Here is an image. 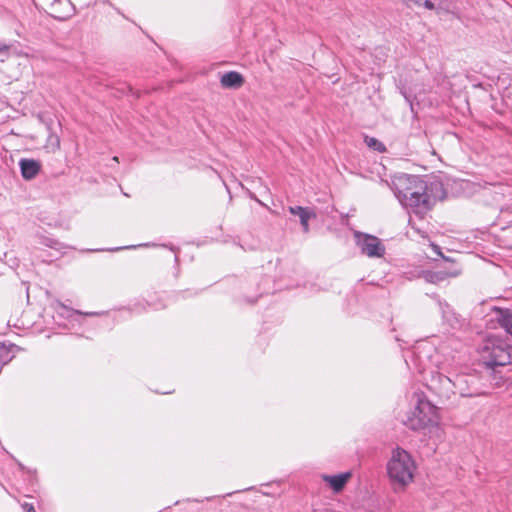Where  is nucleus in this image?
<instances>
[{"mask_svg": "<svg viewBox=\"0 0 512 512\" xmlns=\"http://www.w3.org/2000/svg\"><path fill=\"white\" fill-rule=\"evenodd\" d=\"M41 244L53 248V247H55V245L58 244V242L56 240H53V239H50V238H47V237H43L42 241H41Z\"/></svg>", "mask_w": 512, "mask_h": 512, "instance_id": "a211bd4d", "label": "nucleus"}, {"mask_svg": "<svg viewBox=\"0 0 512 512\" xmlns=\"http://www.w3.org/2000/svg\"><path fill=\"white\" fill-rule=\"evenodd\" d=\"M354 237L356 245L360 248L362 254L369 258H381L384 256L386 248L378 237L359 231L354 232Z\"/></svg>", "mask_w": 512, "mask_h": 512, "instance_id": "423d86ee", "label": "nucleus"}, {"mask_svg": "<svg viewBox=\"0 0 512 512\" xmlns=\"http://www.w3.org/2000/svg\"><path fill=\"white\" fill-rule=\"evenodd\" d=\"M311 218H316V213L312 209H309L306 213L300 215L299 217L300 223L305 233L309 231V220Z\"/></svg>", "mask_w": 512, "mask_h": 512, "instance_id": "2eb2a0df", "label": "nucleus"}, {"mask_svg": "<svg viewBox=\"0 0 512 512\" xmlns=\"http://www.w3.org/2000/svg\"><path fill=\"white\" fill-rule=\"evenodd\" d=\"M49 141L54 144L57 148L60 147V140L57 135L50 134L49 135Z\"/></svg>", "mask_w": 512, "mask_h": 512, "instance_id": "6ab92c4d", "label": "nucleus"}, {"mask_svg": "<svg viewBox=\"0 0 512 512\" xmlns=\"http://www.w3.org/2000/svg\"><path fill=\"white\" fill-rule=\"evenodd\" d=\"M9 48H10L9 44H7L3 41H0V53L7 51Z\"/></svg>", "mask_w": 512, "mask_h": 512, "instance_id": "412c9836", "label": "nucleus"}, {"mask_svg": "<svg viewBox=\"0 0 512 512\" xmlns=\"http://www.w3.org/2000/svg\"><path fill=\"white\" fill-rule=\"evenodd\" d=\"M351 476V472H344L337 475H323L322 479L329 484L334 492L338 493L343 490Z\"/></svg>", "mask_w": 512, "mask_h": 512, "instance_id": "1a4fd4ad", "label": "nucleus"}, {"mask_svg": "<svg viewBox=\"0 0 512 512\" xmlns=\"http://www.w3.org/2000/svg\"><path fill=\"white\" fill-rule=\"evenodd\" d=\"M118 91L121 92L122 94L132 93L136 97H139V92L134 91V89L126 83H121L120 87L118 88Z\"/></svg>", "mask_w": 512, "mask_h": 512, "instance_id": "dca6fc26", "label": "nucleus"}, {"mask_svg": "<svg viewBox=\"0 0 512 512\" xmlns=\"http://www.w3.org/2000/svg\"><path fill=\"white\" fill-rule=\"evenodd\" d=\"M393 190L400 203L422 217L429 211L427 182L417 175L400 174L393 181Z\"/></svg>", "mask_w": 512, "mask_h": 512, "instance_id": "f257e3e1", "label": "nucleus"}, {"mask_svg": "<svg viewBox=\"0 0 512 512\" xmlns=\"http://www.w3.org/2000/svg\"><path fill=\"white\" fill-rule=\"evenodd\" d=\"M21 176L25 180L34 179L41 171V163L35 159L22 158L19 161Z\"/></svg>", "mask_w": 512, "mask_h": 512, "instance_id": "6e6552de", "label": "nucleus"}, {"mask_svg": "<svg viewBox=\"0 0 512 512\" xmlns=\"http://www.w3.org/2000/svg\"><path fill=\"white\" fill-rule=\"evenodd\" d=\"M425 193L426 198L429 200V210L432 209L437 201H441L446 198L444 185L438 180L427 182V190Z\"/></svg>", "mask_w": 512, "mask_h": 512, "instance_id": "0eeeda50", "label": "nucleus"}, {"mask_svg": "<svg viewBox=\"0 0 512 512\" xmlns=\"http://www.w3.org/2000/svg\"><path fill=\"white\" fill-rule=\"evenodd\" d=\"M439 379L447 393L451 392L461 397H477L485 394L479 387V377L474 374L459 373L452 376L440 375Z\"/></svg>", "mask_w": 512, "mask_h": 512, "instance_id": "39448f33", "label": "nucleus"}, {"mask_svg": "<svg viewBox=\"0 0 512 512\" xmlns=\"http://www.w3.org/2000/svg\"><path fill=\"white\" fill-rule=\"evenodd\" d=\"M22 508L24 512H35L33 505L27 502L22 504Z\"/></svg>", "mask_w": 512, "mask_h": 512, "instance_id": "aec40b11", "label": "nucleus"}, {"mask_svg": "<svg viewBox=\"0 0 512 512\" xmlns=\"http://www.w3.org/2000/svg\"><path fill=\"white\" fill-rule=\"evenodd\" d=\"M86 316L94 315V313H85Z\"/></svg>", "mask_w": 512, "mask_h": 512, "instance_id": "4be33fe9", "label": "nucleus"}, {"mask_svg": "<svg viewBox=\"0 0 512 512\" xmlns=\"http://www.w3.org/2000/svg\"><path fill=\"white\" fill-rule=\"evenodd\" d=\"M457 272L453 273H447L443 271H437V272H427L425 274V279L430 283H438L443 280H445L447 277H455L457 276Z\"/></svg>", "mask_w": 512, "mask_h": 512, "instance_id": "ddd939ff", "label": "nucleus"}, {"mask_svg": "<svg viewBox=\"0 0 512 512\" xmlns=\"http://www.w3.org/2000/svg\"><path fill=\"white\" fill-rule=\"evenodd\" d=\"M220 83L225 88H239L244 83L243 76L236 71H230L221 76Z\"/></svg>", "mask_w": 512, "mask_h": 512, "instance_id": "9d476101", "label": "nucleus"}, {"mask_svg": "<svg viewBox=\"0 0 512 512\" xmlns=\"http://www.w3.org/2000/svg\"><path fill=\"white\" fill-rule=\"evenodd\" d=\"M483 363L490 368L512 364V345L496 336H488L479 346Z\"/></svg>", "mask_w": 512, "mask_h": 512, "instance_id": "20e7f679", "label": "nucleus"}, {"mask_svg": "<svg viewBox=\"0 0 512 512\" xmlns=\"http://www.w3.org/2000/svg\"><path fill=\"white\" fill-rule=\"evenodd\" d=\"M365 143L367 144V146L369 148H371L377 152L383 153L386 151L385 145L380 140H378L374 137L366 136Z\"/></svg>", "mask_w": 512, "mask_h": 512, "instance_id": "4468645a", "label": "nucleus"}, {"mask_svg": "<svg viewBox=\"0 0 512 512\" xmlns=\"http://www.w3.org/2000/svg\"><path fill=\"white\" fill-rule=\"evenodd\" d=\"M443 319L453 328H459L461 326V320L459 316L453 311V309L447 303H439Z\"/></svg>", "mask_w": 512, "mask_h": 512, "instance_id": "9b49d317", "label": "nucleus"}, {"mask_svg": "<svg viewBox=\"0 0 512 512\" xmlns=\"http://www.w3.org/2000/svg\"><path fill=\"white\" fill-rule=\"evenodd\" d=\"M498 322L512 336V311L509 309H499Z\"/></svg>", "mask_w": 512, "mask_h": 512, "instance_id": "f8f14e48", "label": "nucleus"}, {"mask_svg": "<svg viewBox=\"0 0 512 512\" xmlns=\"http://www.w3.org/2000/svg\"><path fill=\"white\" fill-rule=\"evenodd\" d=\"M310 208H305V207H302V206H294V207H289V212L293 215H297L298 217H300V215L306 213Z\"/></svg>", "mask_w": 512, "mask_h": 512, "instance_id": "f3484780", "label": "nucleus"}, {"mask_svg": "<svg viewBox=\"0 0 512 512\" xmlns=\"http://www.w3.org/2000/svg\"><path fill=\"white\" fill-rule=\"evenodd\" d=\"M439 420L438 408L425 396L417 395V404L413 410L407 413L403 424L413 431H420L437 426Z\"/></svg>", "mask_w": 512, "mask_h": 512, "instance_id": "7ed1b4c3", "label": "nucleus"}, {"mask_svg": "<svg viewBox=\"0 0 512 512\" xmlns=\"http://www.w3.org/2000/svg\"><path fill=\"white\" fill-rule=\"evenodd\" d=\"M416 465L411 455L401 448H396L387 463V474L394 490L404 489L414 478Z\"/></svg>", "mask_w": 512, "mask_h": 512, "instance_id": "f03ea898", "label": "nucleus"}]
</instances>
